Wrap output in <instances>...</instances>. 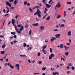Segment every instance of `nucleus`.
<instances>
[{"instance_id":"obj_9","label":"nucleus","mask_w":75,"mask_h":75,"mask_svg":"<svg viewBox=\"0 0 75 75\" xmlns=\"http://www.w3.org/2000/svg\"><path fill=\"white\" fill-rule=\"evenodd\" d=\"M59 27L60 28L64 27H65V25L64 24H62L61 25H60V24H59Z\"/></svg>"},{"instance_id":"obj_56","label":"nucleus","mask_w":75,"mask_h":75,"mask_svg":"<svg viewBox=\"0 0 75 75\" xmlns=\"http://www.w3.org/2000/svg\"><path fill=\"white\" fill-rule=\"evenodd\" d=\"M0 37H1V38H4V37L3 36H1L0 35Z\"/></svg>"},{"instance_id":"obj_58","label":"nucleus","mask_w":75,"mask_h":75,"mask_svg":"<svg viewBox=\"0 0 75 75\" xmlns=\"http://www.w3.org/2000/svg\"><path fill=\"white\" fill-rule=\"evenodd\" d=\"M0 60L1 61V62H3V59H0Z\"/></svg>"},{"instance_id":"obj_63","label":"nucleus","mask_w":75,"mask_h":75,"mask_svg":"<svg viewBox=\"0 0 75 75\" xmlns=\"http://www.w3.org/2000/svg\"><path fill=\"white\" fill-rule=\"evenodd\" d=\"M52 74H53L54 75H56V74H55V73H54V72H53L52 73Z\"/></svg>"},{"instance_id":"obj_15","label":"nucleus","mask_w":75,"mask_h":75,"mask_svg":"<svg viewBox=\"0 0 75 75\" xmlns=\"http://www.w3.org/2000/svg\"><path fill=\"white\" fill-rule=\"evenodd\" d=\"M37 11L38 14H41V12H40V11L39 9H38Z\"/></svg>"},{"instance_id":"obj_2","label":"nucleus","mask_w":75,"mask_h":75,"mask_svg":"<svg viewBox=\"0 0 75 75\" xmlns=\"http://www.w3.org/2000/svg\"><path fill=\"white\" fill-rule=\"evenodd\" d=\"M54 57V54L53 53H52L50 54V55L49 56V59H52V57Z\"/></svg>"},{"instance_id":"obj_64","label":"nucleus","mask_w":75,"mask_h":75,"mask_svg":"<svg viewBox=\"0 0 75 75\" xmlns=\"http://www.w3.org/2000/svg\"><path fill=\"white\" fill-rule=\"evenodd\" d=\"M28 61L29 63H30H30H31V61H30V60L28 59Z\"/></svg>"},{"instance_id":"obj_54","label":"nucleus","mask_w":75,"mask_h":75,"mask_svg":"<svg viewBox=\"0 0 75 75\" xmlns=\"http://www.w3.org/2000/svg\"><path fill=\"white\" fill-rule=\"evenodd\" d=\"M45 11H48V9H47V8H45Z\"/></svg>"},{"instance_id":"obj_3","label":"nucleus","mask_w":75,"mask_h":75,"mask_svg":"<svg viewBox=\"0 0 75 75\" xmlns=\"http://www.w3.org/2000/svg\"><path fill=\"white\" fill-rule=\"evenodd\" d=\"M40 29L41 31H42V30H44L45 29V27L43 25L40 26L39 28Z\"/></svg>"},{"instance_id":"obj_55","label":"nucleus","mask_w":75,"mask_h":75,"mask_svg":"<svg viewBox=\"0 0 75 75\" xmlns=\"http://www.w3.org/2000/svg\"><path fill=\"white\" fill-rule=\"evenodd\" d=\"M55 74H57V75H59V73H58V72H55Z\"/></svg>"},{"instance_id":"obj_40","label":"nucleus","mask_w":75,"mask_h":75,"mask_svg":"<svg viewBox=\"0 0 75 75\" xmlns=\"http://www.w3.org/2000/svg\"><path fill=\"white\" fill-rule=\"evenodd\" d=\"M42 63V62L41 61H40L38 62V64H41Z\"/></svg>"},{"instance_id":"obj_48","label":"nucleus","mask_w":75,"mask_h":75,"mask_svg":"<svg viewBox=\"0 0 75 75\" xmlns=\"http://www.w3.org/2000/svg\"><path fill=\"white\" fill-rule=\"evenodd\" d=\"M13 37L14 38H17V35H15L13 36Z\"/></svg>"},{"instance_id":"obj_34","label":"nucleus","mask_w":75,"mask_h":75,"mask_svg":"<svg viewBox=\"0 0 75 75\" xmlns=\"http://www.w3.org/2000/svg\"><path fill=\"white\" fill-rule=\"evenodd\" d=\"M27 4V1H25L24 2V4L25 6Z\"/></svg>"},{"instance_id":"obj_44","label":"nucleus","mask_w":75,"mask_h":75,"mask_svg":"<svg viewBox=\"0 0 75 75\" xmlns=\"http://www.w3.org/2000/svg\"><path fill=\"white\" fill-rule=\"evenodd\" d=\"M26 24H27V25L25 26V28H27V27H28V25L27 24V23H26Z\"/></svg>"},{"instance_id":"obj_32","label":"nucleus","mask_w":75,"mask_h":75,"mask_svg":"<svg viewBox=\"0 0 75 75\" xmlns=\"http://www.w3.org/2000/svg\"><path fill=\"white\" fill-rule=\"evenodd\" d=\"M38 17H40L41 16V15L40 14V13H38Z\"/></svg>"},{"instance_id":"obj_49","label":"nucleus","mask_w":75,"mask_h":75,"mask_svg":"<svg viewBox=\"0 0 75 75\" xmlns=\"http://www.w3.org/2000/svg\"><path fill=\"white\" fill-rule=\"evenodd\" d=\"M57 6V8H59V7L60 6H61V4H59Z\"/></svg>"},{"instance_id":"obj_8","label":"nucleus","mask_w":75,"mask_h":75,"mask_svg":"<svg viewBox=\"0 0 75 75\" xmlns=\"http://www.w3.org/2000/svg\"><path fill=\"white\" fill-rule=\"evenodd\" d=\"M23 29H24V27L23 26H22L20 28L19 30L20 31H23Z\"/></svg>"},{"instance_id":"obj_46","label":"nucleus","mask_w":75,"mask_h":75,"mask_svg":"<svg viewBox=\"0 0 75 75\" xmlns=\"http://www.w3.org/2000/svg\"><path fill=\"white\" fill-rule=\"evenodd\" d=\"M58 31V30L57 29H54L53 30V31Z\"/></svg>"},{"instance_id":"obj_41","label":"nucleus","mask_w":75,"mask_h":75,"mask_svg":"<svg viewBox=\"0 0 75 75\" xmlns=\"http://www.w3.org/2000/svg\"><path fill=\"white\" fill-rule=\"evenodd\" d=\"M74 69H75L74 67L72 66V67H71V69H72V70H74Z\"/></svg>"},{"instance_id":"obj_61","label":"nucleus","mask_w":75,"mask_h":75,"mask_svg":"<svg viewBox=\"0 0 75 75\" xmlns=\"http://www.w3.org/2000/svg\"><path fill=\"white\" fill-rule=\"evenodd\" d=\"M13 42H14V43H16V42H17V41H16V40H14V41H13Z\"/></svg>"},{"instance_id":"obj_16","label":"nucleus","mask_w":75,"mask_h":75,"mask_svg":"<svg viewBox=\"0 0 75 75\" xmlns=\"http://www.w3.org/2000/svg\"><path fill=\"white\" fill-rule=\"evenodd\" d=\"M68 35L69 36H70L71 35V31H69L68 32Z\"/></svg>"},{"instance_id":"obj_47","label":"nucleus","mask_w":75,"mask_h":75,"mask_svg":"<svg viewBox=\"0 0 75 75\" xmlns=\"http://www.w3.org/2000/svg\"><path fill=\"white\" fill-rule=\"evenodd\" d=\"M46 68L45 67H43L42 68V70H45Z\"/></svg>"},{"instance_id":"obj_24","label":"nucleus","mask_w":75,"mask_h":75,"mask_svg":"<svg viewBox=\"0 0 75 75\" xmlns=\"http://www.w3.org/2000/svg\"><path fill=\"white\" fill-rule=\"evenodd\" d=\"M23 46V47H27V44H26V43H24Z\"/></svg>"},{"instance_id":"obj_26","label":"nucleus","mask_w":75,"mask_h":75,"mask_svg":"<svg viewBox=\"0 0 75 75\" xmlns=\"http://www.w3.org/2000/svg\"><path fill=\"white\" fill-rule=\"evenodd\" d=\"M60 48H63V44H60Z\"/></svg>"},{"instance_id":"obj_18","label":"nucleus","mask_w":75,"mask_h":75,"mask_svg":"<svg viewBox=\"0 0 75 75\" xmlns=\"http://www.w3.org/2000/svg\"><path fill=\"white\" fill-rule=\"evenodd\" d=\"M11 34L12 35H16V32H11Z\"/></svg>"},{"instance_id":"obj_19","label":"nucleus","mask_w":75,"mask_h":75,"mask_svg":"<svg viewBox=\"0 0 75 75\" xmlns=\"http://www.w3.org/2000/svg\"><path fill=\"white\" fill-rule=\"evenodd\" d=\"M65 55H66V56H68V54H69V52H66L65 53Z\"/></svg>"},{"instance_id":"obj_1","label":"nucleus","mask_w":75,"mask_h":75,"mask_svg":"<svg viewBox=\"0 0 75 75\" xmlns=\"http://www.w3.org/2000/svg\"><path fill=\"white\" fill-rule=\"evenodd\" d=\"M6 5L7 6H8L9 7H11L10 9L11 10H13V9H14V7L11 6V4L10 3H9L8 1L7 2V1H6Z\"/></svg>"},{"instance_id":"obj_45","label":"nucleus","mask_w":75,"mask_h":75,"mask_svg":"<svg viewBox=\"0 0 75 75\" xmlns=\"http://www.w3.org/2000/svg\"><path fill=\"white\" fill-rule=\"evenodd\" d=\"M54 69H55L54 68H51V70L52 71H53V70H54Z\"/></svg>"},{"instance_id":"obj_27","label":"nucleus","mask_w":75,"mask_h":75,"mask_svg":"<svg viewBox=\"0 0 75 75\" xmlns=\"http://www.w3.org/2000/svg\"><path fill=\"white\" fill-rule=\"evenodd\" d=\"M29 11L30 12H33V10H32L31 9V8H29Z\"/></svg>"},{"instance_id":"obj_43","label":"nucleus","mask_w":75,"mask_h":75,"mask_svg":"<svg viewBox=\"0 0 75 75\" xmlns=\"http://www.w3.org/2000/svg\"><path fill=\"white\" fill-rule=\"evenodd\" d=\"M41 54V53L40 52L38 53V57H40V54Z\"/></svg>"},{"instance_id":"obj_33","label":"nucleus","mask_w":75,"mask_h":75,"mask_svg":"<svg viewBox=\"0 0 75 75\" xmlns=\"http://www.w3.org/2000/svg\"><path fill=\"white\" fill-rule=\"evenodd\" d=\"M62 59L64 61H65V59L64 58H61V61H62Z\"/></svg>"},{"instance_id":"obj_52","label":"nucleus","mask_w":75,"mask_h":75,"mask_svg":"<svg viewBox=\"0 0 75 75\" xmlns=\"http://www.w3.org/2000/svg\"><path fill=\"white\" fill-rule=\"evenodd\" d=\"M14 0H9L10 2H13Z\"/></svg>"},{"instance_id":"obj_23","label":"nucleus","mask_w":75,"mask_h":75,"mask_svg":"<svg viewBox=\"0 0 75 75\" xmlns=\"http://www.w3.org/2000/svg\"><path fill=\"white\" fill-rule=\"evenodd\" d=\"M4 52H5V51H1V54H4Z\"/></svg>"},{"instance_id":"obj_11","label":"nucleus","mask_w":75,"mask_h":75,"mask_svg":"<svg viewBox=\"0 0 75 75\" xmlns=\"http://www.w3.org/2000/svg\"><path fill=\"white\" fill-rule=\"evenodd\" d=\"M33 25H34V26H36L37 27V26H38V23H33Z\"/></svg>"},{"instance_id":"obj_14","label":"nucleus","mask_w":75,"mask_h":75,"mask_svg":"<svg viewBox=\"0 0 75 75\" xmlns=\"http://www.w3.org/2000/svg\"><path fill=\"white\" fill-rule=\"evenodd\" d=\"M42 51L45 54H47V51H45V50H44V49H42Z\"/></svg>"},{"instance_id":"obj_5","label":"nucleus","mask_w":75,"mask_h":75,"mask_svg":"<svg viewBox=\"0 0 75 75\" xmlns=\"http://www.w3.org/2000/svg\"><path fill=\"white\" fill-rule=\"evenodd\" d=\"M45 5L46 6V7L48 8H50V7H51V5L48 4H46Z\"/></svg>"},{"instance_id":"obj_35","label":"nucleus","mask_w":75,"mask_h":75,"mask_svg":"<svg viewBox=\"0 0 75 75\" xmlns=\"http://www.w3.org/2000/svg\"><path fill=\"white\" fill-rule=\"evenodd\" d=\"M32 49V48L31 47H29L28 49V51H29V50H31Z\"/></svg>"},{"instance_id":"obj_42","label":"nucleus","mask_w":75,"mask_h":75,"mask_svg":"<svg viewBox=\"0 0 75 75\" xmlns=\"http://www.w3.org/2000/svg\"><path fill=\"white\" fill-rule=\"evenodd\" d=\"M66 68L67 69H69V68H70V67H69V66H68L66 67Z\"/></svg>"},{"instance_id":"obj_50","label":"nucleus","mask_w":75,"mask_h":75,"mask_svg":"<svg viewBox=\"0 0 75 75\" xmlns=\"http://www.w3.org/2000/svg\"><path fill=\"white\" fill-rule=\"evenodd\" d=\"M67 4H71V2H67Z\"/></svg>"},{"instance_id":"obj_60","label":"nucleus","mask_w":75,"mask_h":75,"mask_svg":"<svg viewBox=\"0 0 75 75\" xmlns=\"http://www.w3.org/2000/svg\"><path fill=\"white\" fill-rule=\"evenodd\" d=\"M11 23V22L9 21L8 22V25H9Z\"/></svg>"},{"instance_id":"obj_53","label":"nucleus","mask_w":75,"mask_h":75,"mask_svg":"<svg viewBox=\"0 0 75 75\" xmlns=\"http://www.w3.org/2000/svg\"><path fill=\"white\" fill-rule=\"evenodd\" d=\"M64 47L65 48V50H67V47H66V46L65 45L64 46Z\"/></svg>"},{"instance_id":"obj_38","label":"nucleus","mask_w":75,"mask_h":75,"mask_svg":"<svg viewBox=\"0 0 75 75\" xmlns=\"http://www.w3.org/2000/svg\"><path fill=\"white\" fill-rule=\"evenodd\" d=\"M60 17H61V15H59L58 16H57V18H60Z\"/></svg>"},{"instance_id":"obj_25","label":"nucleus","mask_w":75,"mask_h":75,"mask_svg":"<svg viewBox=\"0 0 75 75\" xmlns=\"http://www.w3.org/2000/svg\"><path fill=\"white\" fill-rule=\"evenodd\" d=\"M51 18V17H50V16H48L47 18H46V20H49Z\"/></svg>"},{"instance_id":"obj_10","label":"nucleus","mask_w":75,"mask_h":75,"mask_svg":"<svg viewBox=\"0 0 75 75\" xmlns=\"http://www.w3.org/2000/svg\"><path fill=\"white\" fill-rule=\"evenodd\" d=\"M35 8H40V6H35L33 8V10H34V9H35Z\"/></svg>"},{"instance_id":"obj_7","label":"nucleus","mask_w":75,"mask_h":75,"mask_svg":"<svg viewBox=\"0 0 75 75\" xmlns=\"http://www.w3.org/2000/svg\"><path fill=\"white\" fill-rule=\"evenodd\" d=\"M15 67H16L18 70H19V67H20L19 64H16L15 66Z\"/></svg>"},{"instance_id":"obj_39","label":"nucleus","mask_w":75,"mask_h":75,"mask_svg":"<svg viewBox=\"0 0 75 75\" xmlns=\"http://www.w3.org/2000/svg\"><path fill=\"white\" fill-rule=\"evenodd\" d=\"M68 65L69 66H70V67H72V65L71 64V63H70Z\"/></svg>"},{"instance_id":"obj_22","label":"nucleus","mask_w":75,"mask_h":75,"mask_svg":"<svg viewBox=\"0 0 75 75\" xmlns=\"http://www.w3.org/2000/svg\"><path fill=\"white\" fill-rule=\"evenodd\" d=\"M10 67L11 69H13L14 68V66L11 65V64H10Z\"/></svg>"},{"instance_id":"obj_21","label":"nucleus","mask_w":75,"mask_h":75,"mask_svg":"<svg viewBox=\"0 0 75 75\" xmlns=\"http://www.w3.org/2000/svg\"><path fill=\"white\" fill-rule=\"evenodd\" d=\"M6 45H4L2 46V47L3 49H4V48L6 47Z\"/></svg>"},{"instance_id":"obj_4","label":"nucleus","mask_w":75,"mask_h":75,"mask_svg":"<svg viewBox=\"0 0 75 75\" xmlns=\"http://www.w3.org/2000/svg\"><path fill=\"white\" fill-rule=\"evenodd\" d=\"M60 35H61V34H57L55 35V36L56 37V38H60L59 37Z\"/></svg>"},{"instance_id":"obj_20","label":"nucleus","mask_w":75,"mask_h":75,"mask_svg":"<svg viewBox=\"0 0 75 75\" xmlns=\"http://www.w3.org/2000/svg\"><path fill=\"white\" fill-rule=\"evenodd\" d=\"M32 30H30V31H29V33L30 35H31V34L32 33L31 32Z\"/></svg>"},{"instance_id":"obj_30","label":"nucleus","mask_w":75,"mask_h":75,"mask_svg":"<svg viewBox=\"0 0 75 75\" xmlns=\"http://www.w3.org/2000/svg\"><path fill=\"white\" fill-rule=\"evenodd\" d=\"M50 52H52V48H50Z\"/></svg>"},{"instance_id":"obj_37","label":"nucleus","mask_w":75,"mask_h":75,"mask_svg":"<svg viewBox=\"0 0 75 75\" xmlns=\"http://www.w3.org/2000/svg\"><path fill=\"white\" fill-rule=\"evenodd\" d=\"M47 14L45 15L43 18V19H44L46 17H47Z\"/></svg>"},{"instance_id":"obj_36","label":"nucleus","mask_w":75,"mask_h":75,"mask_svg":"<svg viewBox=\"0 0 75 75\" xmlns=\"http://www.w3.org/2000/svg\"><path fill=\"white\" fill-rule=\"evenodd\" d=\"M42 2L44 3V4H45L46 2H45V0H43L42 1Z\"/></svg>"},{"instance_id":"obj_13","label":"nucleus","mask_w":75,"mask_h":75,"mask_svg":"<svg viewBox=\"0 0 75 75\" xmlns=\"http://www.w3.org/2000/svg\"><path fill=\"white\" fill-rule=\"evenodd\" d=\"M18 3V1L17 0H15L14 2V3L15 5L17 4V3Z\"/></svg>"},{"instance_id":"obj_59","label":"nucleus","mask_w":75,"mask_h":75,"mask_svg":"<svg viewBox=\"0 0 75 75\" xmlns=\"http://www.w3.org/2000/svg\"><path fill=\"white\" fill-rule=\"evenodd\" d=\"M39 6H40V7H41V6H42V5L41 4H38Z\"/></svg>"},{"instance_id":"obj_57","label":"nucleus","mask_w":75,"mask_h":75,"mask_svg":"<svg viewBox=\"0 0 75 75\" xmlns=\"http://www.w3.org/2000/svg\"><path fill=\"white\" fill-rule=\"evenodd\" d=\"M18 15H16V16L15 18L16 19H17V18L18 17Z\"/></svg>"},{"instance_id":"obj_31","label":"nucleus","mask_w":75,"mask_h":75,"mask_svg":"<svg viewBox=\"0 0 75 75\" xmlns=\"http://www.w3.org/2000/svg\"><path fill=\"white\" fill-rule=\"evenodd\" d=\"M22 25H21V24H20V25L18 24V25L17 27H21Z\"/></svg>"},{"instance_id":"obj_62","label":"nucleus","mask_w":75,"mask_h":75,"mask_svg":"<svg viewBox=\"0 0 75 75\" xmlns=\"http://www.w3.org/2000/svg\"><path fill=\"white\" fill-rule=\"evenodd\" d=\"M27 5L28 6H30V3H28L27 4Z\"/></svg>"},{"instance_id":"obj_51","label":"nucleus","mask_w":75,"mask_h":75,"mask_svg":"<svg viewBox=\"0 0 75 75\" xmlns=\"http://www.w3.org/2000/svg\"><path fill=\"white\" fill-rule=\"evenodd\" d=\"M5 23V21H4V22L3 23V26H4V23Z\"/></svg>"},{"instance_id":"obj_17","label":"nucleus","mask_w":75,"mask_h":75,"mask_svg":"<svg viewBox=\"0 0 75 75\" xmlns=\"http://www.w3.org/2000/svg\"><path fill=\"white\" fill-rule=\"evenodd\" d=\"M60 3V2H58V3H57V4L56 5V6H55V10H57V6H58V5H59V4Z\"/></svg>"},{"instance_id":"obj_12","label":"nucleus","mask_w":75,"mask_h":75,"mask_svg":"<svg viewBox=\"0 0 75 75\" xmlns=\"http://www.w3.org/2000/svg\"><path fill=\"white\" fill-rule=\"evenodd\" d=\"M11 23L12 24H14L15 23V20L13 19H12Z\"/></svg>"},{"instance_id":"obj_28","label":"nucleus","mask_w":75,"mask_h":75,"mask_svg":"<svg viewBox=\"0 0 75 75\" xmlns=\"http://www.w3.org/2000/svg\"><path fill=\"white\" fill-rule=\"evenodd\" d=\"M47 45H45L43 46L42 47L43 49H45V48H47Z\"/></svg>"},{"instance_id":"obj_29","label":"nucleus","mask_w":75,"mask_h":75,"mask_svg":"<svg viewBox=\"0 0 75 75\" xmlns=\"http://www.w3.org/2000/svg\"><path fill=\"white\" fill-rule=\"evenodd\" d=\"M52 0H50V1L48 2V3L49 4H52V2L51 4H50V3H51V2L52 1Z\"/></svg>"},{"instance_id":"obj_6","label":"nucleus","mask_w":75,"mask_h":75,"mask_svg":"<svg viewBox=\"0 0 75 75\" xmlns=\"http://www.w3.org/2000/svg\"><path fill=\"white\" fill-rule=\"evenodd\" d=\"M56 39H57V38H56L52 37V38L50 39V41L51 42H52L53 41H54L55 40H56Z\"/></svg>"}]
</instances>
